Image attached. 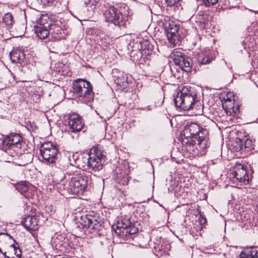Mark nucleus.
<instances>
[{"instance_id":"nucleus-22","label":"nucleus","mask_w":258,"mask_h":258,"mask_svg":"<svg viewBox=\"0 0 258 258\" xmlns=\"http://www.w3.org/2000/svg\"><path fill=\"white\" fill-rule=\"evenodd\" d=\"M33 155L30 153L22 154L19 156V165L25 166L32 161Z\"/></svg>"},{"instance_id":"nucleus-25","label":"nucleus","mask_w":258,"mask_h":258,"mask_svg":"<svg viewBox=\"0 0 258 258\" xmlns=\"http://www.w3.org/2000/svg\"><path fill=\"white\" fill-rule=\"evenodd\" d=\"M197 59L200 64H206L210 63L213 58L207 55L203 52L199 53L197 54Z\"/></svg>"},{"instance_id":"nucleus-2","label":"nucleus","mask_w":258,"mask_h":258,"mask_svg":"<svg viewBox=\"0 0 258 258\" xmlns=\"http://www.w3.org/2000/svg\"><path fill=\"white\" fill-rule=\"evenodd\" d=\"M105 159V153L100 146H96L90 149L87 156L78 158L77 164L84 170L98 171L102 169Z\"/></svg>"},{"instance_id":"nucleus-13","label":"nucleus","mask_w":258,"mask_h":258,"mask_svg":"<svg viewBox=\"0 0 258 258\" xmlns=\"http://www.w3.org/2000/svg\"><path fill=\"white\" fill-rule=\"evenodd\" d=\"M232 175L240 185H247L249 182V176L246 167L240 163L236 164Z\"/></svg>"},{"instance_id":"nucleus-26","label":"nucleus","mask_w":258,"mask_h":258,"mask_svg":"<svg viewBox=\"0 0 258 258\" xmlns=\"http://www.w3.org/2000/svg\"><path fill=\"white\" fill-rule=\"evenodd\" d=\"M85 226L88 228L95 229L96 226L99 224V221L94 217L91 215H87L86 220L85 221Z\"/></svg>"},{"instance_id":"nucleus-6","label":"nucleus","mask_w":258,"mask_h":258,"mask_svg":"<svg viewBox=\"0 0 258 258\" xmlns=\"http://www.w3.org/2000/svg\"><path fill=\"white\" fill-rule=\"evenodd\" d=\"M88 179L84 172L74 175L69 181L68 191L74 195H82L87 186Z\"/></svg>"},{"instance_id":"nucleus-8","label":"nucleus","mask_w":258,"mask_h":258,"mask_svg":"<svg viewBox=\"0 0 258 258\" xmlns=\"http://www.w3.org/2000/svg\"><path fill=\"white\" fill-rule=\"evenodd\" d=\"M40 152L44 160L49 163H53L57 159L58 149L56 144L51 142H46L41 145Z\"/></svg>"},{"instance_id":"nucleus-16","label":"nucleus","mask_w":258,"mask_h":258,"mask_svg":"<svg viewBox=\"0 0 258 258\" xmlns=\"http://www.w3.org/2000/svg\"><path fill=\"white\" fill-rule=\"evenodd\" d=\"M236 144L237 147L236 150L237 151L245 150V151L249 152L251 150H253L254 148V142L252 139L245 138H244V144L241 139L239 138L237 139Z\"/></svg>"},{"instance_id":"nucleus-24","label":"nucleus","mask_w":258,"mask_h":258,"mask_svg":"<svg viewBox=\"0 0 258 258\" xmlns=\"http://www.w3.org/2000/svg\"><path fill=\"white\" fill-rule=\"evenodd\" d=\"M133 223L131 220V217L128 215H125L124 217L121 220V225L120 226V229L119 228L118 230H120L119 232H117V230H115V232L119 234L121 232V229L123 231L124 229H128V227H131Z\"/></svg>"},{"instance_id":"nucleus-28","label":"nucleus","mask_w":258,"mask_h":258,"mask_svg":"<svg viewBox=\"0 0 258 258\" xmlns=\"http://www.w3.org/2000/svg\"><path fill=\"white\" fill-rule=\"evenodd\" d=\"M3 22L7 28H11L14 23L12 15L9 13L6 14L3 17Z\"/></svg>"},{"instance_id":"nucleus-3","label":"nucleus","mask_w":258,"mask_h":258,"mask_svg":"<svg viewBox=\"0 0 258 258\" xmlns=\"http://www.w3.org/2000/svg\"><path fill=\"white\" fill-rule=\"evenodd\" d=\"M220 99L229 119L232 120L234 118H237L240 113V104L236 99L233 92H223L220 94Z\"/></svg>"},{"instance_id":"nucleus-23","label":"nucleus","mask_w":258,"mask_h":258,"mask_svg":"<svg viewBox=\"0 0 258 258\" xmlns=\"http://www.w3.org/2000/svg\"><path fill=\"white\" fill-rule=\"evenodd\" d=\"M204 105L200 100H195L191 108L192 113L195 115H202L203 113Z\"/></svg>"},{"instance_id":"nucleus-27","label":"nucleus","mask_w":258,"mask_h":258,"mask_svg":"<svg viewBox=\"0 0 258 258\" xmlns=\"http://www.w3.org/2000/svg\"><path fill=\"white\" fill-rule=\"evenodd\" d=\"M117 176L115 177L116 180L120 184L125 185L128 182L127 175L125 172L118 173L116 172Z\"/></svg>"},{"instance_id":"nucleus-4","label":"nucleus","mask_w":258,"mask_h":258,"mask_svg":"<svg viewBox=\"0 0 258 258\" xmlns=\"http://www.w3.org/2000/svg\"><path fill=\"white\" fill-rule=\"evenodd\" d=\"M72 89L73 93L84 102H90L93 100L94 93L93 86L89 81L83 79H77L73 81Z\"/></svg>"},{"instance_id":"nucleus-15","label":"nucleus","mask_w":258,"mask_h":258,"mask_svg":"<svg viewBox=\"0 0 258 258\" xmlns=\"http://www.w3.org/2000/svg\"><path fill=\"white\" fill-rule=\"evenodd\" d=\"M16 189L28 199H33L34 194L30 189V184L26 181H21L15 184Z\"/></svg>"},{"instance_id":"nucleus-30","label":"nucleus","mask_w":258,"mask_h":258,"mask_svg":"<svg viewBox=\"0 0 258 258\" xmlns=\"http://www.w3.org/2000/svg\"><path fill=\"white\" fill-rule=\"evenodd\" d=\"M124 231L125 232V235H126L127 234L132 235L136 233L138 230L136 227H135L134 224L133 223L132 225L131 226V227H128V229H124L123 231H121L122 234H121V233H120L119 234L120 236H123L124 235Z\"/></svg>"},{"instance_id":"nucleus-32","label":"nucleus","mask_w":258,"mask_h":258,"mask_svg":"<svg viewBox=\"0 0 258 258\" xmlns=\"http://www.w3.org/2000/svg\"><path fill=\"white\" fill-rule=\"evenodd\" d=\"M155 106L157 107L160 106L163 103V97L162 95H159L155 98Z\"/></svg>"},{"instance_id":"nucleus-21","label":"nucleus","mask_w":258,"mask_h":258,"mask_svg":"<svg viewBox=\"0 0 258 258\" xmlns=\"http://www.w3.org/2000/svg\"><path fill=\"white\" fill-rule=\"evenodd\" d=\"M34 30L36 34L41 39L46 38L49 34V29L42 26H35Z\"/></svg>"},{"instance_id":"nucleus-7","label":"nucleus","mask_w":258,"mask_h":258,"mask_svg":"<svg viewBox=\"0 0 258 258\" xmlns=\"http://www.w3.org/2000/svg\"><path fill=\"white\" fill-rule=\"evenodd\" d=\"M103 11V16L106 22L112 23L118 26L125 25V19L122 13L117 8L113 6H111Z\"/></svg>"},{"instance_id":"nucleus-20","label":"nucleus","mask_w":258,"mask_h":258,"mask_svg":"<svg viewBox=\"0 0 258 258\" xmlns=\"http://www.w3.org/2000/svg\"><path fill=\"white\" fill-rule=\"evenodd\" d=\"M10 57L12 62L21 63L25 58L24 52L19 49L13 50L10 53Z\"/></svg>"},{"instance_id":"nucleus-37","label":"nucleus","mask_w":258,"mask_h":258,"mask_svg":"<svg viewBox=\"0 0 258 258\" xmlns=\"http://www.w3.org/2000/svg\"><path fill=\"white\" fill-rule=\"evenodd\" d=\"M2 253L3 254V255H4V256H5V257L9 258V256H7L6 255V252H3V253Z\"/></svg>"},{"instance_id":"nucleus-35","label":"nucleus","mask_w":258,"mask_h":258,"mask_svg":"<svg viewBox=\"0 0 258 258\" xmlns=\"http://www.w3.org/2000/svg\"><path fill=\"white\" fill-rule=\"evenodd\" d=\"M119 79L120 78L118 77L117 79H116V81H117V84H119V85H123V86H125V85H123V83H125L126 81V79L125 77H122V82H121L119 81Z\"/></svg>"},{"instance_id":"nucleus-38","label":"nucleus","mask_w":258,"mask_h":258,"mask_svg":"<svg viewBox=\"0 0 258 258\" xmlns=\"http://www.w3.org/2000/svg\"><path fill=\"white\" fill-rule=\"evenodd\" d=\"M134 52H135V51H133L131 52V54H132L134 53Z\"/></svg>"},{"instance_id":"nucleus-11","label":"nucleus","mask_w":258,"mask_h":258,"mask_svg":"<svg viewBox=\"0 0 258 258\" xmlns=\"http://www.w3.org/2000/svg\"><path fill=\"white\" fill-rule=\"evenodd\" d=\"M171 56L175 64L178 66L181 70L186 72L191 71L192 62L188 56L176 50L172 52Z\"/></svg>"},{"instance_id":"nucleus-14","label":"nucleus","mask_w":258,"mask_h":258,"mask_svg":"<svg viewBox=\"0 0 258 258\" xmlns=\"http://www.w3.org/2000/svg\"><path fill=\"white\" fill-rule=\"evenodd\" d=\"M22 137L18 133H12L7 135L3 140L2 146L4 150L14 149L20 145Z\"/></svg>"},{"instance_id":"nucleus-18","label":"nucleus","mask_w":258,"mask_h":258,"mask_svg":"<svg viewBox=\"0 0 258 258\" xmlns=\"http://www.w3.org/2000/svg\"><path fill=\"white\" fill-rule=\"evenodd\" d=\"M37 26H42L47 28H49L50 30H52L53 33H55V29H56V31H60V29L59 26H57L55 24H53L51 19L47 16H43L40 19ZM57 33V32H56Z\"/></svg>"},{"instance_id":"nucleus-36","label":"nucleus","mask_w":258,"mask_h":258,"mask_svg":"<svg viewBox=\"0 0 258 258\" xmlns=\"http://www.w3.org/2000/svg\"><path fill=\"white\" fill-rule=\"evenodd\" d=\"M5 88V85L2 83V82H0V90L4 89Z\"/></svg>"},{"instance_id":"nucleus-33","label":"nucleus","mask_w":258,"mask_h":258,"mask_svg":"<svg viewBox=\"0 0 258 258\" xmlns=\"http://www.w3.org/2000/svg\"><path fill=\"white\" fill-rule=\"evenodd\" d=\"M206 7H210L216 5L219 0H202Z\"/></svg>"},{"instance_id":"nucleus-34","label":"nucleus","mask_w":258,"mask_h":258,"mask_svg":"<svg viewBox=\"0 0 258 258\" xmlns=\"http://www.w3.org/2000/svg\"><path fill=\"white\" fill-rule=\"evenodd\" d=\"M11 246L12 247L14 248V250L15 251V253L17 257L18 258H20L21 255V251L19 247H17L14 244H12Z\"/></svg>"},{"instance_id":"nucleus-39","label":"nucleus","mask_w":258,"mask_h":258,"mask_svg":"<svg viewBox=\"0 0 258 258\" xmlns=\"http://www.w3.org/2000/svg\"><path fill=\"white\" fill-rule=\"evenodd\" d=\"M0 252L3 253V251H2V250L1 248H0Z\"/></svg>"},{"instance_id":"nucleus-31","label":"nucleus","mask_w":258,"mask_h":258,"mask_svg":"<svg viewBox=\"0 0 258 258\" xmlns=\"http://www.w3.org/2000/svg\"><path fill=\"white\" fill-rule=\"evenodd\" d=\"M181 0H164L165 4L170 7L175 6L179 3Z\"/></svg>"},{"instance_id":"nucleus-9","label":"nucleus","mask_w":258,"mask_h":258,"mask_svg":"<svg viewBox=\"0 0 258 258\" xmlns=\"http://www.w3.org/2000/svg\"><path fill=\"white\" fill-rule=\"evenodd\" d=\"M164 28L169 42L175 45L178 41L179 25L173 21L167 19L164 22Z\"/></svg>"},{"instance_id":"nucleus-10","label":"nucleus","mask_w":258,"mask_h":258,"mask_svg":"<svg viewBox=\"0 0 258 258\" xmlns=\"http://www.w3.org/2000/svg\"><path fill=\"white\" fill-rule=\"evenodd\" d=\"M140 50L137 51V60H139L141 63H146L152 54L154 46L148 40L143 39L140 42Z\"/></svg>"},{"instance_id":"nucleus-17","label":"nucleus","mask_w":258,"mask_h":258,"mask_svg":"<svg viewBox=\"0 0 258 258\" xmlns=\"http://www.w3.org/2000/svg\"><path fill=\"white\" fill-rule=\"evenodd\" d=\"M22 224L28 231H36L38 229V219L35 216H28L21 222Z\"/></svg>"},{"instance_id":"nucleus-5","label":"nucleus","mask_w":258,"mask_h":258,"mask_svg":"<svg viewBox=\"0 0 258 258\" xmlns=\"http://www.w3.org/2000/svg\"><path fill=\"white\" fill-rule=\"evenodd\" d=\"M196 95L187 87H184L174 99L175 106L183 110H190L196 100Z\"/></svg>"},{"instance_id":"nucleus-29","label":"nucleus","mask_w":258,"mask_h":258,"mask_svg":"<svg viewBox=\"0 0 258 258\" xmlns=\"http://www.w3.org/2000/svg\"><path fill=\"white\" fill-rule=\"evenodd\" d=\"M87 5L94 6L95 8H98L100 10L103 11V7L105 5V1L103 0H89L88 3L85 2Z\"/></svg>"},{"instance_id":"nucleus-12","label":"nucleus","mask_w":258,"mask_h":258,"mask_svg":"<svg viewBox=\"0 0 258 258\" xmlns=\"http://www.w3.org/2000/svg\"><path fill=\"white\" fill-rule=\"evenodd\" d=\"M65 121L68 124L69 131L73 133L81 131L84 126L82 118L76 113L66 115Z\"/></svg>"},{"instance_id":"nucleus-1","label":"nucleus","mask_w":258,"mask_h":258,"mask_svg":"<svg viewBox=\"0 0 258 258\" xmlns=\"http://www.w3.org/2000/svg\"><path fill=\"white\" fill-rule=\"evenodd\" d=\"M208 132L199 124L191 123L186 125L180 137L182 150L186 152L187 156H194L196 150H204L208 146Z\"/></svg>"},{"instance_id":"nucleus-19","label":"nucleus","mask_w":258,"mask_h":258,"mask_svg":"<svg viewBox=\"0 0 258 258\" xmlns=\"http://www.w3.org/2000/svg\"><path fill=\"white\" fill-rule=\"evenodd\" d=\"M239 258H258V247H252L242 251Z\"/></svg>"}]
</instances>
